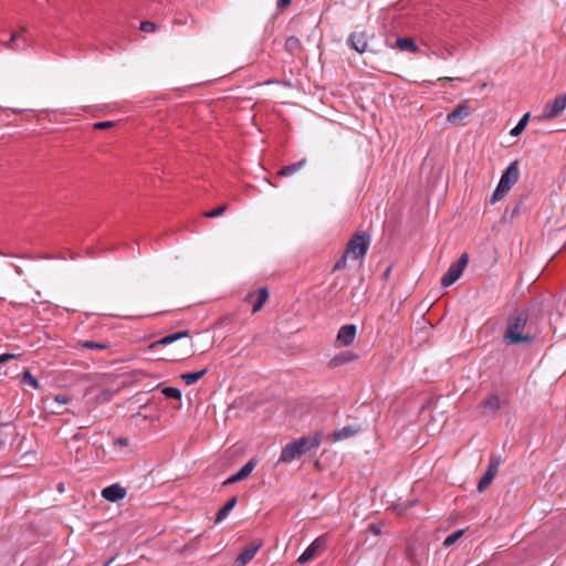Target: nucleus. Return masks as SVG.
Returning <instances> with one entry per match:
<instances>
[{
    "label": "nucleus",
    "instance_id": "obj_1",
    "mask_svg": "<svg viewBox=\"0 0 566 566\" xmlns=\"http://www.w3.org/2000/svg\"><path fill=\"white\" fill-rule=\"evenodd\" d=\"M528 323V312L525 310H515L506 322V328L503 334V340L506 345L530 344L534 336Z\"/></svg>",
    "mask_w": 566,
    "mask_h": 566
},
{
    "label": "nucleus",
    "instance_id": "obj_2",
    "mask_svg": "<svg viewBox=\"0 0 566 566\" xmlns=\"http://www.w3.org/2000/svg\"><path fill=\"white\" fill-rule=\"evenodd\" d=\"M518 163L517 160L511 163L506 169L503 171L500 181L497 184V187L493 191L490 203L494 205L499 200H501L510 190L511 188L518 181Z\"/></svg>",
    "mask_w": 566,
    "mask_h": 566
},
{
    "label": "nucleus",
    "instance_id": "obj_3",
    "mask_svg": "<svg viewBox=\"0 0 566 566\" xmlns=\"http://www.w3.org/2000/svg\"><path fill=\"white\" fill-rule=\"evenodd\" d=\"M371 242L370 234L366 231H358L352 235L346 244L345 252L353 260H361L366 255Z\"/></svg>",
    "mask_w": 566,
    "mask_h": 566
},
{
    "label": "nucleus",
    "instance_id": "obj_4",
    "mask_svg": "<svg viewBox=\"0 0 566 566\" xmlns=\"http://www.w3.org/2000/svg\"><path fill=\"white\" fill-rule=\"evenodd\" d=\"M469 262L468 253H463L453 262L441 277V285L448 287L459 280Z\"/></svg>",
    "mask_w": 566,
    "mask_h": 566
},
{
    "label": "nucleus",
    "instance_id": "obj_5",
    "mask_svg": "<svg viewBox=\"0 0 566 566\" xmlns=\"http://www.w3.org/2000/svg\"><path fill=\"white\" fill-rule=\"evenodd\" d=\"M566 108V94L558 95L553 101L545 104L539 120H547L558 117Z\"/></svg>",
    "mask_w": 566,
    "mask_h": 566
},
{
    "label": "nucleus",
    "instance_id": "obj_6",
    "mask_svg": "<svg viewBox=\"0 0 566 566\" xmlns=\"http://www.w3.org/2000/svg\"><path fill=\"white\" fill-rule=\"evenodd\" d=\"M501 462L502 461L499 455H491L488 469L478 483V491L480 493L484 492L491 485L492 481L499 472Z\"/></svg>",
    "mask_w": 566,
    "mask_h": 566
},
{
    "label": "nucleus",
    "instance_id": "obj_7",
    "mask_svg": "<svg viewBox=\"0 0 566 566\" xmlns=\"http://www.w3.org/2000/svg\"><path fill=\"white\" fill-rule=\"evenodd\" d=\"M302 455L317 449L322 442L321 433H314L313 436H303L300 439L294 440Z\"/></svg>",
    "mask_w": 566,
    "mask_h": 566
},
{
    "label": "nucleus",
    "instance_id": "obj_8",
    "mask_svg": "<svg viewBox=\"0 0 566 566\" xmlns=\"http://www.w3.org/2000/svg\"><path fill=\"white\" fill-rule=\"evenodd\" d=\"M262 547V542H252L247 545L234 560L235 566H245L253 559L258 551Z\"/></svg>",
    "mask_w": 566,
    "mask_h": 566
},
{
    "label": "nucleus",
    "instance_id": "obj_9",
    "mask_svg": "<svg viewBox=\"0 0 566 566\" xmlns=\"http://www.w3.org/2000/svg\"><path fill=\"white\" fill-rule=\"evenodd\" d=\"M347 44L358 53H364L368 49V36L365 31H355L349 34Z\"/></svg>",
    "mask_w": 566,
    "mask_h": 566
},
{
    "label": "nucleus",
    "instance_id": "obj_10",
    "mask_svg": "<svg viewBox=\"0 0 566 566\" xmlns=\"http://www.w3.org/2000/svg\"><path fill=\"white\" fill-rule=\"evenodd\" d=\"M357 333V327L354 324H346L342 326L337 333L336 342L340 346H349L354 343Z\"/></svg>",
    "mask_w": 566,
    "mask_h": 566
},
{
    "label": "nucleus",
    "instance_id": "obj_11",
    "mask_svg": "<svg viewBox=\"0 0 566 566\" xmlns=\"http://www.w3.org/2000/svg\"><path fill=\"white\" fill-rule=\"evenodd\" d=\"M269 298V291L266 287H261L256 293L251 292L245 296V301L252 303V312L256 313L262 308Z\"/></svg>",
    "mask_w": 566,
    "mask_h": 566
},
{
    "label": "nucleus",
    "instance_id": "obj_12",
    "mask_svg": "<svg viewBox=\"0 0 566 566\" xmlns=\"http://www.w3.org/2000/svg\"><path fill=\"white\" fill-rule=\"evenodd\" d=\"M126 494V489L117 483L106 486L102 490V496L109 502H117L123 500Z\"/></svg>",
    "mask_w": 566,
    "mask_h": 566
},
{
    "label": "nucleus",
    "instance_id": "obj_13",
    "mask_svg": "<svg viewBox=\"0 0 566 566\" xmlns=\"http://www.w3.org/2000/svg\"><path fill=\"white\" fill-rule=\"evenodd\" d=\"M302 457L300 449L294 441L287 443L281 451L279 463H291L292 461Z\"/></svg>",
    "mask_w": 566,
    "mask_h": 566
},
{
    "label": "nucleus",
    "instance_id": "obj_14",
    "mask_svg": "<svg viewBox=\"0 0 566 566\" xmlns=\"http://www.w3.org/2000/svg\"><path fill=\"white\" fill-rule=\"evenodd\" d=\"M470 115L468 102L464 101L459 104L451 113L448 114L447 119L453 125L459 124L462 119Z\"/></svg>",
    "mask_w": 566,
    "mask_h": 566
},
{
    "label": "nucleus",
    "instance_id": "obj_15",
    "mask_svg": "<svg viewBox=\"0 0 566 566\" xmlns=\"http://www.w3.org/2000/svg\"><path fill=\"white\" fill-rule=\"evenodd\" d=\"M185 337H190V332L188 329L166 335L163 338H160L159 340L154 342L150 345V348H156V347H159V346H166V345H169V344H171V343H174L176 340H179L181 338H185Z\"/></svg>",
    "mask_w": 566,
    "mask_h": 566
},
{
    "label": "nucleus",
    "instance_id": "obj_16",
    "mask_svg": "<svg viewBox=\"0 0 566 566\" xmlns=\"http://www.w3.org/2000/svg\"><path fill=\"white\" fill-rule=\"evenodd\" d=\"M358 358V355L352 353V352H343L337 355H335L329 361L328 367L329 368H337L339 366H343L345 364L352 363Z\"/></svg>",
    "mask_w": 566,
    "mask_h": 566
},
{
    "label": "nucleus",
    "instance_id": "obj_17",
    "mask_svg": "<svg viewBox=\"0 0 566 566\" xmlns=\"http://www.w3.org/2000/svg\"><path fill=\"white\" fill-rule=\"evenodd\" d=\"M394 48L403 51V52H410V53H417L419 52V46L411 38H398L396 40V43Z\"/></svg>",
    "mask_w": 566,
    "mask_h": 566
},
{
    "label": "nucleus",
    "instance_id": "obj_18",
    "mask_svg": "<svg viewBox=\"0 0 566 566\" xmlns=\"http://www.w3.org/2000/svg\"><path fill=\"white\" fill-rule=\"evenodd\" d=\"M21 32L13 31L10 33L9 38H6L7 32L0 33V43H2L7 49L10 50H19L21 46L17 43L20 38Z\"/></svg>",
    "mask_w": 566,
    "mask_h": 566
},
{
    "label": "nucleus",
    "instance_id": "obj_19",
    "mask_svg": "<svg viewBox=\"0 0 566 566\" xmlns=\"http://www.w3.org/2000/svg\"><path fill=\"white\" fill-rule=\"evenodd\" d=\"M321 538H316L313 543H311L308 547L297 558V563L305 564L310 562L315 556L317 549L321 547Z\"/></svg>",
    "mask_w": 566,
    "mask_h": 566
},
{
    "label": "nucleus",
    "instance_id": "obj_20",
    "mask_svg": "<svg viewBox=\"0 0 566 566\" xmlns=\"http://www.w3.org/2000/svg\"><path fill=\"white\" fill-rule=\"evenodd\" d=\"M357 432H358V428H355L353 426H345L344 428L334 431L329 436V439L332 441H339V440L348 439V438L355 436Z\"/></svg>",
    "mask_w": 566,
    "mask_h": 566
},
{
    "label": "nucleus",
    "instance_id": "obj_21",
    "mask_svg": "<svg viewBox=\"0 0 566 566\" xmlns=\"http://www.w3.org/2000/svg\"><path fill=\"white\" fill-rule=\"evenodd\" d=\"M306 163L307 160L305 158L298 160L297 163H294V164H291V165H287V166H284L282 167L279 171H277V176L280 177H289V176H292L294 175L295 172H297L300 169H302L303 167L306 166Z\"/></svg>",
    "mask_w": 566,
    "mask_h": 566
},
{
    "label": "nucleus",
    "instance_id": "obj_22",
    "mask_svg": "<svg viewBox=\"0 0 566 566\" xmlns=\"http://www.w3.org/2000/svg\"><path fill=\"white\" fill-rule=\"evenodd\" d=\"M284 49L293 55H298L303 51V45L298 38L292 35L286 39Z\"/></svg>",
    "mask_w": 566,
    "mask_h": 566
},
{
    "label": "nucleus",
    "instance_id": "obj_23",
    "mask_svg": "<svg viewBox=\"0 0 566 566\" xmlns=\"http://www.w3.org/2000/svg\"><path fill=\"white\" fill-rule=\"evenodd\" d=\"M238 499L237 496H232L217 513L216 523L222 522L231 512V510L237 505Z\"/></svg>",
    "mask_w": 566,
    "mask_h": 566
},
{
    "label": "nucleus",
    "instance_id": "obj_24",
    "mask_svg": "<svg viewBox=\"0 0 566 566\" xmlns=\"http://www.w3.org/2000/svg\"><path fill=\"white\" fill-rule=\"evenodd\" d=\"M483 408L490 412H495L501 408V400L497 395H490L483 402Z\"/></svg>",
    "mask_w": 566,
    "mask_h": 566
},
{
    "label": "nucleus",
    "instance_id": "obj_25",
    "mask_svg": "<svg viewBox=\"0 0 566 566\" xmlns=\"http://www.w3.org/2000/svg\"><path fill=\"white\" fill-rule=\"evenodd\" d=\"M207 368L202 369V370H199V371H195V373H186V374H182L180 376V378L185 381L186 385H192L195 382H197L198 380H200L206 374H207Z\"/></svg>",
    "mask_w": 566,
    "mask_h": 566
},
{
    "label": "nucleus",
    "instance_id": "obj_26",
    "mask_svg": "<svg viewBox=\"0 0 566 566\" xmlns=\"http://www.w3.org/2000/svg\"><path fill=\"white\" fill-rule=\"evenodd\" d=\"M78 347L92 350H102L107 349L108 344L104 342H94V340H80Z\"/></svg>",
    "mask_w": 566,
    "mask_h": 566
},
{
    "label": "nucleus",
    "instance_id": "obj_27",
    "mask_svg": "<svg viewBox=\"0 0 566 566\" xmlns=\"http://www.w3.org/2000/svg\"><path fill=\"white\" fill-rule=\"evenodd\" d=\"M21 384L25 386H30L34 389L39 388L38 379L30 373L29 369H25L21 377Z\"/></svg>",
    "mask_w": 566,
    "mask_h": 566
},
{
    "label": "nucleus",
    "instance_id": "obj_28",
    "mask_svg": "<svg viewBox=\"0 0 566 566\" xmlns=\"http://www.w3.org/2000/svg\"><path fill=\"white\" fill-rule=\"evenodd\" d=\"M528 119H530V114L526 113L522 116V118L520 119V122L517 123V125L511 129V135L512 136H518L526 127L527 123H528Z\"/></svg>",
    "mask_w": 566,
    "mask_h": 566
},
{
    "label": "nucleus",
    "instance_id": "obj_29",
    "mask_svg": "<svg viewBox=\"0 0 566 566\" xmlns=\"http://www.w3.org/2000/svg\"><path fill=\"white\" fill-rule=\"evenodd\" d=\"M161 392L167 399H176V400L181 399V391L178 388L165 387V388H163Z\"/></svg>",
    "mask_w": 566,
    "mask_h": 566
},
{
    "label": "nucleus",
    "instance_id": "obj_30",
    "mask_svg": "<svg viewBox=\"0 0 566 566\" xmlns=\"http://www.w3.org/2000/svg\"><path fill=\"white\" fill-rule=\"evenodd\" d=\"M258 463V460L255 458H251L239 471L243 475L244 479H247L253 471Z\"/></svg>",
    "mask_w": 566,
    "mask_h": 566
},
{
    "label": "nucleus",
    "instance_id": "obj_31",
    "mask_svg": "<svg viewBox=\"0 0 566 566\" xmlns=\"http://www.w3.org/2000/svg\"><path fill=\"white\" fill-rule=\"evenodd\" d=\"M463 535V531L462 530H458L455 532H453L452 534L448 535L443 542V545L444 546H451L452 544H454L461 536Z\"/></svg>",
    "mask_w": 566,
    "mask_h": 566
},
{
    "label": "nucleus",
    "instance_id": "obj_32",
    "mask_svg": "<svg viewBox=\"0 0 566 566\" xmlns=\"http://www.w3.org/2000/svg\"><path fill=\"white\" fill-rule=\"evenodd\" d=\"M350 258L345 251L334 264L333 271L344 270L347 266V259Z\"/></svg>",
    "mask_w": 566,
    "mask_h": 566
},
{
    "label": "nucleus",
    "instance_id": "obj_33",
    "mask_svg": "<svg viewBox=\"0 0 566 566\" xmlns=\"http://www.w3.org/2000/svg\"><path fill=\"white\" fill-rule=\"evenodd\" d=\"M228 205H221L217 209L203 213L206 218H216L226 212Z\"/></svg>",
    "mask_w": 566,
    "mask_h": 566
},
{
    "label": "nucleus",
    "instance_id": "obj_34",
    "mask_svg": "<svg viewBox=\"0 0 566 566\" xmlns=\"http://www.w3.org/2000/svg\"><path fill=\"white\" fill-rule=\"evenodd\" d=\"M156 29H157L156 23H154L151 21H143L140 23V30L144 32H154V31H156Z\"/></svg>",
    "mask_w": 566,
    "mask_h": 566
},
{
    "label": "nucleus",
    "instance_id": "obj_35",
    "mask_svg": "<svg viewBox=\"0 0 566 566\" xmlns=\"http://www.w3.org/2000/svg\"><path fill=\"white\" fill-rule=\"evenodd\" d=\"M115 126V122H97L93 125L94 129L104 130Z\"/></svg>",
    "mask_w": 566,
    "mask_h": 566
},
{
    "label": "nucleus",
    "instance_id": "obj_36",
    "mask_svg": "<svg viewBox=\"0 0 566 566\" xmlns=\"http://www.w3.org/2000/svg\"><path fill=\"white\" fill-rule=\"evenodd\" d=\"M19 354L4 353L0 355V365L19 357Z\"/></svg>",
    "mask_w": 566,
    "mask_h": 566
},
{
    "label": "nucleus",
    "instance_id": "obj_37",
    "mask_svg": "<svg viewBox=\"0 0 566 566\" xmlns=\"http://www.w3.org/2000/svg\"><path fill=\"white\" fill-rule=\"evenodd\" d=\"M129 444V440L125 437H118L114 440V446L127 447Z\"/></svg>",
    "mask_w": 566,
    "mask_h": 566
},
{
    "label": "nucleus",
    "instance_id": "obj_38",
    "mask_svg": "<svg viewBox=\"0 0 566 566\" xmlns=\"http://www.w3.org/2000/svg\"><path fill=\"white\" fill-rule=\"evenodd\" d=\"M54 400H55L57 403L66 405V403H69L70 398H69L66 395H56V396L54 397Z\"/></svg>",
    "mask_w": 566,
    "mask_h": 566
},
{
    "label": "nucleus",
    "instance_id": "obj_39",
    "mask_svg": "<svg viewBox=\"0 0 566 566\" xmlns=\"http://www.w3.org/2000/svg\"><path fill=\"white\" fill-rule=\"evenodd\" d=\"M292 0H277L276 7L279 10H283L291 4Z\"/></svg>",
    "mask_w": 566,
    "mask_h": 566
},
{
    "label": "nucleus",
    "instance_id": "obj_40",
    "mask_svg": "<svg viewBox=\"0 0 566 566\" xmlns=\"http://www.w3.org/2000/svg\"><path fill=\"white\" fill-rule=\"evenodd\" d=\"M368 528L370 530V532H373L375 535H378L380 534V527L376 524H370L368 526Z\"/></svg>",
    "mask_w": 566,
    "mask_h": 566
},
{
    "label": "nucleus",
    "instance_id": "obj_41",
    "mask_svg": "<svg viewBox=\"0 0 566 566\" xmlns=\"http://www.w3.org/2000/svg\"><path fill=\"white\" fill-rule=\"evenodd\" d=\"M237 479L234 476V474H232L231 476H229L224 482H223V485H230V484H234L237 483Z\"/></svg>",
    "mask_w": 566,
    "mask_h": 566
},
{
    "label": "nucleus",
    "instance_id": "obj_42",
    "mask_svg": "<svg viewBox=\"0 0 566 566\" xmlns=\"http://www.w3.org/2000/svg\"><path fill=\"white\" fill-rule=\"evenodd\" d=\"M521 208H522V201L517 202L516 206L514 207V209L512 211V217L518 214Z\"/></svg>",
    "mask_w": 566,
    "mask_h": 566
},
{
    "label": "nucleus",
    "instance_id": "obj_43",
    "mask_svg": "<svg viewBox=\"0 0 566 566\" xmlns=\"http://www.w3.org/2000/svg\"><path fill=\"white\" fill-rule=\"evenodd\" d=\"M192 346H193V344H192V342L190 340L188 350H186V352L182 354V355H184V358H186V357H190V356L192 355V350H191V349H192Z\"/></svg>",
    "mask_w": 566,
    "mask_h": 566
},
{
    "label": "nucleus",
    "instance_id": "obj_44",
    "mask_svg": "<svg viewBox=\"0 0 566 566\" xmlns=\"http://www.w3.org/2000/svg\"><path fill=\"white\" fill-rule=\"evenodd\" d=\"M391 269H392L391 264L389 266H387V269L382 273V279H387L389 276Z\"/></svg>",
    "mask_w": 566,
    "mask_h": 566
},
{
    "label": "nucleus",
    "instance_id": "obj_45",
    "mask_svg": "<svg viewBox=\"0 0 566 566\" xmlns=\"http://www.w3.org/2000/svg\"><path fill=\"white\" fill-rule=\"evenodd\" d=\"M234 476H235V479H237V481H238V482H239V481L244 480V478H243V475L241 474V472H240V471H238V472L234 474Z\"/></svg>",
    "mask_w": 566,
    "mask_h": 566
},
{
    "label": "nucleus",
    "instance_id": "obj_46",
    "mask_svg": "<svg viewBox=\"0 0 566 566\" xmlns=\"http://www.w3.org/2000/svg\"><path fill=\"white\" fill-rule=\"evenodd\" d=\"M114 559H115V557H112L104 566H109Z\"/></svg>",
    "mask_w": 566,
    "mask_h": 566
},
{
    "label": "nucleus",
    "instance_id": "obj_47",
    "mask_svg": "<svg viewBox=\"0 0 566 566\" xmlns=\"http://www.w3.org/2000/svg\"><path fill=\"white\" fill-rule=\"evenodd\" d=\"M440 81H452V78L448 77V76H444V77H441Z\"/></svg>",
    "mask_w": 566,
    "mask_h": 566
},
{
    "label": "nucleus",
    "instance_id": "obj_48",
    "mask_svg": "<svg viewBox=\"0 0 566 566\" xmlns=\"http://www.w3.org/2000/svg\"><path fill=\"white\" fill-rule=\"evenodd\" d=\"M168 360H178L179 358L177 357H170V358H167Z\"/></svg>",
    "mask_w": 566,
    "mask_h": 566
}]
</instances>
